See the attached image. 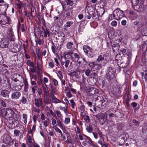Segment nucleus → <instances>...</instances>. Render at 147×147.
I'll use <instances>...</instances> for the list:
<instances>
[{"mask_svg": "<svg viewBox=\"0 0 147 147\" xmlns=\"http://www.w3.org/2000/svg\"><path fill=\"white\" fill-rule=\"evenodd\" d=\"M58 38L57 37L56 39L58 40L56 42L55 45L54 44L53 45L56 48L59 50L61 49V47L65 40V34L62 32L58 33Z\"/></svg>", "mask_w": 147, "mask_h": 147, "instance_id": "f257e3e1", "label": "nucleus"}, {"mask_svg": "<svg viewBox=\"0 0 147 147\" xmlns=\"http://www.w3.org/2000/svg\"><path fill=\"white\" fill-rule=\"evenodd\" d=\"M123 11L119 9H115L113 12L112 14L109 17V18L113 19V18L115 19L118 20L122 18L123 16Z\"/></svg>", "mask_w": 147, "mask_h": 147, "instance_id": "f03ea898", "label": "nucleus"}, {"mask_svg": "<svg viewBox=\"0 0 147 147\" xmlns=\"http://www.w3.org/2000/svg\"><path fill=\"white\" fill-rule=\"evenodd\" d=\"M95 116L99 120V122L101 125H103L105 123L107 119V115L105 113H98Z\"/></svg>", "mask_w": 147, "mask_h": 147, "instance_id": "7ed1b4c3", "label": "nucleus"}, {"mask_svg": "<svg viewBox=\"0 0 147 147\" xmlns=\"http://www.w3.org/2000/svg\"><path fill=\"white\" fill-rule=\"evenodd\" d=\"M115 71L114 68L109 67L108 68V72L107 74V78L110 80L115 77Z\"/></svg>", "mask_w": 147, "mask_h": 147, "instance_id": "20e7f679", "label": "nucleus"}, {"mask_svg": "<svg viewBox=\"0 0 147 147\" xmlns=\"http://www.w3.org/2000/svg\"><path fill=\"white\" fill-rule=\"evenodd\" d=\"M5 15L3 14H0V24H1L4 25L9 23V17L5 16Z\"/></svg>", "mask_w": 147, "mask_h": 147, "instance_id": "39448f33", "label": "nucleus"}, {"mask_svg": "<svg viewBox=\"0 0 147 147\" xmlns=\"http://www.w3.org/2000/svg\"><path fill=\"white\" fill-rule=\"evenodd\" d=\"M3 141L5 144H10L12 142V140L10 136L7 134H5L3 136Z\"/></svg>", "mask_w": 147, "mask_h": 147, "instance_id": "423d86ee", "label": "nucleus"}, {"mask_svg": "<svg viewBox=\"0 0 147 147\" xmlns=\"http://www.w3.org/2000/svg\"><path fill=\"white\" fill-rule=\"evenodd\" d=\"M0 46L2 48H7L8 47L9 44L8 39L6 38H3L2 40Z\"/></svg>", "mask_w": 147, "mask_h": 147, "instance_id": "0eeeda50", "label": "nucleus"}, {"mask_svg": "<svg viewBox=\"0 0 147 147\" xmlns=\"http://www.w3.org/2000/svg\"><path fill=\"white\" fill-rule=\"evenodd\" d=\"M35 105L37 107H41L42 108H43V102L42 98L40 97L38 99H35Z\"/></svg>", "mask_w": 147, "mask_h": 147, "instance_id": "6e6552de", "label": "nucleus"}, {"mask_svg": "<svg viewBox=\"0 0 147 147\" xmlns=\"http://www.w3.org/2000/svg\"><path fill=\"white\" fill-rule=\"evenodd\" d=\"M23 78L22 76L17 73L14 74L11 76V78L12 80L16 82L19 81L20 78Z\"/></svg>", "mask_w": 147, "mask_h": 147, "instance_id": "1a4fd4ad", "label": "nucleus"}, {"mask_svg": "<svg viewBox=\"0 0 147 147\" xmlns=\"http://www.w3.org/2000/svg\"><path fill=\"white\" fill-rule=\"evenodd\" d=\"M9 5L6 4L5 5H0V12L1 14H5L6 13V11Z\"/></svg>", "mask_w": 147, "mask_h": 147, "instance_id": "9d476101", "label": "nucleus"}, {"mask_svg": "<svg viewBox=\"0 0 147 147\" xmlns=\"http://www.w3.org/2000/svg\"><path fill=\"white\" fill-rule=\"evenodd\" d=\"M64 2L68 5V10H71L73 9L74 4L73 1L71 0H65Z\"/></svg>", "mask_w": 147, "mask_h": 147, "instance_id": "9b49d317", "label": "nucleus"}, {"mask_svg": "<svg viewBox=\"0 0 147 147\" xmlns=\"http://www.w3.org/2000/svg\"><path fill=\"white\" fill-rule=\"evenodd\" d=\"M70 63V60L65 59L64 60H61V63L63 67V65L66 68H67L68 67L69 64Z\"/></svg>", "mask_w": 147, "mask_h": 147, "instance_id": "f8f14e48", "label": "nucleus"}, {"mask_svg": "<svg viewBox=\"0 0 147 147\" xmlns=\"http://www.w3.org/2000/svg\"><path fill=\"white\" fill-rule=\"evenodd\" d=\"M98 90L95 88L92 87L90 88L89 94L92 96L95 94H98Z\"/></svg>", "mask_w": 147, "mask_h": 147, "instance_id": "ddd939ff", "label": "nucleus"}, {"mask_svg": "<svg viewBox=\"0 0 147 147\" xmlns=\"http://www.w3.org/2000/svg\"><path fill=\"white\" fill-rule=\"evenodd\" d=\"M21 94V93L20 92H15L11 94V98L13 99H18L20 96Z\"/></svg>", "mask_w": 147, "mask_h": 147, "instance_id": "4468645a", "label": "nucleus"}, {"mask_svg": "<svg viewBox=\"0 0 147 147\" xmlns=\"http://www.w3.org/2000/svg\"><path fill=\"white\" fill-rule=\"evenodd\" d=\"M7 118H9L12 117V115L14 113V112L11 109H6Z\"/></svg>", "mask_w": 147, "mask_h": 147, "instance_id": "2eb2a0df", "label": "nucleus"}, {"mask_svg": "<svg viewBox=\"0 0 147 147\" xmlns=\"http://www.w3.org/2000/svg\"><path fill=\"white\" fill-rule=\"evenodd\" d=\"M10 49L12 51L15 53L19 51V49L17 48V46L14 45L13 44H10Z\"/></svg>", "mask_w": 147, "mask_h": 147, "instance_id": "dca6fc26", "label": "nucleus"}, {"mask_svg": "<svg viewBox=\"0 0 147 147\" xmlns=\"http://www.w3.org/2000/svg\"><path fill=\"white\" fill-rule=\"evenodd\" d=\"M80 59V60L78 62L79 64H82L84 66H86L88 64V62L86 61L84 58L82 57Z\"/></svg>", "mask_w": 147, "mask_h": 147, "instance_id": "f3484780", "label": "nucleus"}, {"mask_svg": "<svg viewBox=\"0 0 147 147\" xmlns=\"http://www.w3.org/2000/svg\"><path fill=\"white\" fill-rule=\"evenodd\" d=\"M88 64L90 67L92 68L95 67L96 66H98L97 67V68H101L102 67L101 64L97 65L95 62H90Z\"/></svg>", "mask_w": 147, "mask_h": 147, "instance_id": "a211bd4d", "label": "nucleus"}, {"mask_svg": "<svg viewBox=\"0 0 147 147\" xmlns=\"http://www.w3.org/2000/svg\"><path fill=\"white\" fill-rule=\"evenodd\" d=\"M55 130L57 132L60 133L61 135V140L64 141L66 139V138L65 136H63V134L61 131L57 127H56L55 128Z\"/></svg>", "mask_w": 147, "mask_h": 147, "instance_id": "6ab92c4d", "label": "nucleus"}, {"mask_svg": "<svg viewBox=\"0 0 147 147\" xmlns=\"http://www.w3.org/2000/svg\"><path fill=\"white\" fill-rule=\"evenodd\" d=\"M115 61H117V64L118 65L120 64V63H121V62H120L122 59V57L120 55H117L115 57Z\"/></svg>", "mask_w": 147, "mask_h": 147, "instance_id": "aec40b11", "label": "nucleus"}, {"mask_svg": "<svg viewBox=\"0 0 147 147\" xmlns=\"http://www.w3.org/2000/svg\"><path fill=\"white\" fill-rule=\"evenodd\" d=\"M16 4L18 7L19 9H20L22 8L24 3L23 2L19 1L18 0L16 1Z\"/></svg>", "mask_w": 147, "mask_h": 147, "instance_id": "412c9836", "label": "nucleus"}, {"mask_svg": "<svg viewBox=\"0 0 147 147\" xmlns=\"http://www.w3.org/2000/svg\"><path fill=\"white\" fill-rule=\"evenodd\" d=\"M83 50L84 52L86 54L89 51H92V49L88 46L84 45L83 46Z\"/></svg>", "mask_w": 147, "mask_h": 147, "instance_id": "4be33fe9", "label": "nucleus"}, {"mask_svg": "<svg viewBox=\"0 0 147 147\" xmlns=\"http://www.w3.org/2000/svg\"><path fill=\"white\" fill-rule=\"evenodd\" d=\"M105 12V9L103 8H100L97 11L98 15L100 16H102L103 15Z\"/></svg>", "mask_w": 147, "mask_h": 147, "instance_id": "5701e85b", "label": "nucleus"}, {"mask_svg": "<svg viewBox=\"0 0 147 147\" xmlns=\"http://www.w3.org/2000/svg\"><path fill=\"white\" fill-rule=\"evenodd\" d=\"M119 45H114L112 46V49L113 52L117 53L118 52L119 50Z\"/></svg>", "mask_w": 147, "mask_h": 147, "instance_id": "b1692460", "label": "nucleus"}, {"mask_svg": "<svg viewBox=\"0 0 147 147\" xmlns=\"http://www.w3.org/2000/svg\"><path fill=\"white\" fill-rule=\"evenodd\" d=\"M37 18L40 21L42 22L44 24L45 22V20L43 19V16L41 15V13L40 12H38Z\"/></svg>", "mask_w": 147, "mask_h": 147, "instance_id": "393cba45", "label": "nucleus"}, {"mask_svg": "<svg viewBox=\"0 0 147 147\" xmlns=\"http://www.w3.org/2000/svg\"><path fill=\"white\" fill-rule=\"evenodd\" d=\"M21 24L20 23V22H19V24L18 26V30H20V28L21 29V30L22 32H24L25 31V27L24 24H22L21 27Z\"/></svg>", "mask_w": 147, "mask_h": 147, "instance_id": "a878e982", "label": "nucleus"}, {"mask_svg": "<svg viewBox=\"0 0 147 147\" xmlns=\"http://www.w3.org/2000/svg\"><path fill=\"white\" fill-rule=\"evenodd\" d=\"M1 115L2 117H5V118L7 117V113H6V109H3L1 110Z\"/></svg>", "mask_w": 147, "mask_h": 147, "instance_id": "bb28decb", "label": "nucleus"}, {"mask_svg": "<svg viewBox=\"0 0 147 147\" xmlns=\"http://www.w3.org/2000/svg\"><path fill=\"white\" fill-rule=\"evenodd\" d=\"M53 115V112L51 110H49L47 113V116L49 119Z\"/></svg>", "mask_w": 147, "mask_h": 147, "instance_id": "cd10ccee", "label": "nucleus"}, {"mask_svg": "<svg viewBox=\"0 0 147 147\" xmlns=\"http://www.w3.org/2000/svg\"><path fill=\"white\" fill-rule=\"evenodd\" d=\"M86 129L88 132L90 133L92 132L93 128L91 125H90L87 127Z\"/></svg>", "mask_w": 147, "mask_h": 147, "instance_id": "c85d7f7f", "label": "nucleus"}, {"mask_svg": "<svg viewBox=\"0 0 147 147\" xmlns=\"http://www.w3.org/2000/svg\"><path fill=\"white\" fill-rule=\"evenodd\" d=\"M73 24V22L71 21H68L67 22L66 24L64 25L65 28H68L70 27Z\"/></svg>", "mask_w": 147, "mask_h": 147, "instance_id": "c756f323", "label": "nucleus"}, {"mask_svg": "<svg viewBox=\"0 0 147 147\" xmlns=\"http://www.w3.org/2000/svg\"><path fill=\"white\" fill-rule=\"evenodd\" d=\"M1 94L2 96L5 97H7L8 96L6 91L4 90H3L1 92Z\"/></svg>", "mask_w": 147, "mask_h": 147, "instance_id": "7c9ffc66", "label": "nucleus"}, {"mask_svg": "<svg viewBox=\"0 0 147 147\" xmlns=\"http://www.w3.org/2000/svg\"><path fill=\"white\" fill-rule=\"evenodd\" d=\"M84 136H85L87 137V138L86 139V142L88 143L89 144H90V145L92 142V141L91 140V139L89 137H88L85 135H84Z\"/></svg>", "mask_w": 147, "mask_h": 147, "instance_id": "2f4dec72", "label": "nucleus"}, {"mask_svg": "<svg viewBox=\"0 0 147 147\" xmlns=\"http://www.w3.org/2000/svg\"><path fill=\"white\" fill-rule=\"evenodd\" d=\"M74 57L76 58L77 59V62H78L79 60H80L81 59L80 58L82 57V56H79L78 54L76 53H75L74 54Z\"/></svg>", "mask_w": 147, "mask_h": 147, "instance_id": "473e14b6", "label": "nucleus"}, {"mask_svg": "<svg viewBox=\"0 0 147 147\" xmlns=\"http://www.w3.org/2000/svg\"><path fill=\"white\" fill-rule=\"evenodd\" d=\"M27 64L31 67H33L34 66V64L30 60H28L26 62Z\"/></svg>", "mask_w": 147, "mask_h": 147, "instance_id": "72a5a7b5", "label": "nucleus"}, {"mask_svg": "<svg viewBox=\"0 0 147 147\" xmlns=\"http://www.w3.org/2000/svg\"><path fill=\"white\" fill-rule=\"evenodd\" d=\"M44 37L45 38L47 36V35L49 36L50 34L49 33V31L47 28H46L45 29V30L44 31Z\"/></svg>", "mask_w": 147, "mask_h": 147, "instance_id": "f704fd0d", "label": "nucleus"}, {"mask_svg": "<svg viewBox=\"0 0 147 147\" xmlns=\"http://www.w3.org/2000/svg\"><path fill=\"white\" fill-rule=\"evenodd\" d=\"M73 12V11H67L65 13V16L66 18H69L71 17V14Z\"/></svg>", "mask_w": 147, "mask_h": 147, "instance_id": "c9c22d12", "label": "nucleus"}, {"mask_svg": "<svg viewBox=\"0 0 147 147\" xmlns=\"http://www.w3.org/2000/svg\"><path fill=\"white\" fill-rule=\"evenodd\" d=\"M23 118L24 120V122L25 124H26L27 122V115L26 114H23Z\"/></svg>", "mask_w": 147, "mask_h": 147, "instance_id": "e433bc0d", "label": "nucleus"}, {"mask_svg": "<svg viewBox=\"0 0 147 147\" xmlns=\"http://www.w3.org/2000/svg\"><path fill=\"white\" fill-rule=\"evenodd\" d=\"M73 45V43L71 42H68L66 45L67 48L69 49L72 48V46Z\"/></svg>", "mask_w": 147, "mask_h": 147, "instance_id": "4c0bfd02", "label": "nucleus"}, {"mask_svg": "<svg viewBox=\"0 0 147 147\" xmlns=\"http://www.w3.org/2000/svg\"><path fill=\"white\" fill-rule=\"evenodd\" d=\"M92 51H92H89L88 53L86 54V55H87L89 57H92L94 55V54L93 53Z\"/></svg>", "mask_w": 147, "mask_h": 147, "instance_id": "58836bf2", "label": "nucleus"}, {"mask_svg": "<svg viewBox=\"0 0 147 147\" xmlns=\"http://www.w3.org/2000/svg\"><path fill=\"white\" fill-rule=\"evenodd\" d=\"M42 123L43 125L45 127L48 126L49 124V121L47 120L42 121Z\"/></svg>", "mask_w": 147, "mask_h": 147, "instance_id": "ea45409f", "label": "nucleus"}, {"mask_svg": "<svg viewBox=\"0 0 147 147\" xmlns=\"http://www.w3.org/2000/svg\"><path fill=\"white\" fill-rule=\"evenodd\" d=\"M104 101V99L102 97V99H101L100 100V101L98 102V106H99V107L103 106V103Z\"/></svg>", "mask_w": 147, "mask_h": 147, "instance_id": "a19ab883", "label": "nucleus"}, {"mask_svg": "<svg viewBox=\"0 0 147 147\" xmlns=\"http://www.w3.org/2000/svg\"><path fill=\"white\" fill-rule=\"evenodd\" d=\"M104 59L103 57L101 55H100L98 56V58L96 59V61L98 62H99L101 61H103Z\"/></svg>", "mask_w": 147, "mask_h": 147, "instance_id": "79ce46f5", "label": "nucleus"}, {"mask_svg": "<svg viewBox=\"0 0 147 147\" xmlns=\"http://www.w3.org/2000/svg\"><path fill=\"white\" fill-rule=\"evenodd\" d=\"M52 101L53 102L55 103H57L60 102V100L57 99L56 97L53 98L52 99Z\"/></svg>", "mask_w": 147, "mask_h": 147, "instance_id": "37998d69", "label": "nucleus"}, {"mask_svg": "<svg viewBox=\"0 0 147 147\" xmlns=\"http://www.w3.org/2000/svg\"><path fill=\"white\" fill-rule=\"evenodd\" d=\"M21 101L23 104H25L27 102V99L24 96H23L22 98Z\"/></svg>", "mask_w": 147, "mask_h": 147, "instance_id": "c03bdc74", "label": "nucleus"}, {"mask_svg": "<svg viewBox=\"0 0 147 147\" xmlns=\"http://www.w3.org/2000/svg\"><path fill=\"white\" fill-rule=\"evenodd\" d=\"M14 132L15 136H19L20 133V131L17 129H15Z\"/></svg>", "mask_w": 147, "mask_h": 147, "instance_id": "a18cd8bd", "label": "nucleus"}, {"mask_svg": "<svg viewBox=\"0 0 147 147\" xmlns=\"http://www.w3.org/2000/svg\"><path fill=\"white\" fill-rule=\"evenodd\" d=\"M58 73L59 74V76L58 75V76L61 80H62V79L63 77V76L62 75V73L61 71H58Z\"/></svg>", "mask_w": 147, "mask_h": 147, "instance_id": "49530a36", "label": "nucleus"}, {"mask_svg": "<svg viewBox=\"0 0 147 147\" xmlns=\"http://www.w3.org/2000/svg\"><path fill=\"white\" fill-rule=\"evenodd\" d=\"M44 102L46 104H50V100L49 98H47L44 99Z\"/></svg>", "mask_w": 147, "mask_h": 147, "instance_id": "de8ad7c7", "label": "nucleus"}, {"mask_svg": "<svg viewBox=\"0 0 147 147\" xmlns=\"http://www.w3.org/2000/svg\"><path fill=\"white\" fill-rule=\"evenodd\" d=\"M70 102L71 104V107L72 108L74 109V106L76 105L75 103L74 102V100L73 99H71L70 100Z\"/></svg>", "mask_w": 147, "mask_h": 147, "instance_id": "09e8293b", "label": "nucleus"}, {"mask_svg": "<svg viewBox=\"0 0 147 147\" xmlns=\"http://www.w3.org/2000/svg\"><path fill=\"white\" fill-rule=\"evenodd\" d=\"M38 89V87L36 86H34L32 88V92L33 94H34L36 92V90Z\"/></svg>", "mask_w": 147, "mask_h": 147, "instance_id": "8fccbe9b", "label": "nucleus"}, {"mask_svg": "<svg viewBox=\"0 0 147 147\" xmlns=\"http://www.w3.org/2000/svg\"><path fill=\"white\" fill-rule=\"evenodd\" d=\"M59 109L60 110L63 111L66 114L67 113V110L66 107H59Z\"/></svg>", "mask_w": 147, "mask_h": 147, "instance_id": "3c124183", "label": "nucleus"}, {"mask_svg": "<svg viewBox=\"0 0 147 147\" xmlns=\"http://www.w3.org/2000/svg\"><path fill=\"white\" fill-rule=\"evenodd\" d=\"M84 121L88 123L90 121L89 117L88 115H86L84 117Z\"/></svg>", "mask_w": 147, "mask_h": 147, "instance_id": "603ef678", "label": "nucleus"}, {"mask_svg": "<svg viewBox=\"0 0 147 147\" xmlns=\"http://www.w3.org/2000/svg\"><path fill=\"white\" fill-rule=\"evenodd\" d=\"M120 51L123 55H126L127 54L126 50V49H124L123 48L121 49Z\"/></svg>", "mask_w": 147, "mask_h": 147, "instance_id": "864d4df0", "label": "nucleus"}, {"mask_svg": "<svg viewBox=\"0 0 147 147\" xmlns=\"http://www.w3.org/2000/svg\"><path fill=\"white\" fill-rule=\"evenodd\" d=\"M57 123L58 124V125L62 129H63V126L62 124L61 121L59 120H57Z\"/></svg>", "mask_w": 147, "mask_h": 147, "instance_id": "5fc2aeb1", "label": "nucleus"}, {"mask_svg": "<svg viewBox=\"0 0 147 147\" xmlns=\"http://www.w3.org/2000/svg\"><path fill=\"white\" fill-rule=\"evenodd\" d=\"M130 99L129 97V96L127 95L126 100V103L127 106H129V102Z\"/></svg>", "mask_w": 147, "mask_h": 147, "instance_id": "6e6d98bb", "label": "nucleus"}, {"mask_svg": "<svg viewBox=\"0 0 147 147\" xmlns=\"http://www.w3.org/2000/svg\"><path fill=\"white\" fill-rule=\"evenodd\" d=\"M55 113L56 114L57 117H60L62 116V115L60 111H55Z\"/></svg>", "mask_w": 147, "mask_h": 147, "instance_id": "4d7b16f0", "label": "nucleus"}, {"mask_svg": "<svg viewBox=\"0 0 147 147\" xmlns=\"http://www.w3.org/2000/svg\"><path fill=\"white\" fill-rule=\"evenodd\" d=\"M12 142L13 143L15 142L14 143V146L16 147H18V142L16 140H12Z\"/></svg>", "mask_w": 147, "mask_h": 147, "instance_id": "13d9d810", "label": "nucleus"}, {"mask_svg": "<svg viewBox=\"0 0 147 147\" xmlns=\"http://www.w3.org/2000/svg\"><path fill=\"white\" fill-rule=\"evenodd\" d=\"M90 13L92 18H93L95 16L96 13L94 10L90 11Z\"/></svg>", "mask_w": 147, "mask_h": 147, "instance_id": "bf43d9fd", "label": "nucleus"}, {"mask_svg": "<svg viewBox=\"0 0 147 147\" xmlns=\"http://www.w3.org/2000/svg\"><path fill=\"white\" fill-rule=\"evenodd\" d=\"M66 96L68 98H70V97H72V94L69 91L67 92H66Z\"/></svg>", "mask_w": 147, "mask_h": 147, "instance_id": "052dcab7", "label": "nucleus"}, {"mask_svg": "<svg viewBox=\"0 0 147 147\" xmlns=\"http://www.w3.org/2000/svg\"><path fill=\"white\" fill-rule=\"evenodd\" d=\"M70 121V119L69 117L66 118L65 119V124L68 123Z\"/></svg>", "mask_w": 147, "mask_h": 147, "instance_id": "680f3d73", "label": "nucleus"}, {"mask_svg": "<svg viewBox=\"0 0 147 147\" xmlns=\"http://www.w3.org/2000/svg\"><path fill=\"white\" fill-rule=\"evenodd\" d=\"M117 23L116 21L114 20L111 23V25L113 26H116L117 25Z\"/></svg>", "mask_w": 147, "mask_h": 147, "instance_id": "e2e57ef3", "label": "nucleus"}, {"mask_svg": "<svg viewBox=\"0 0 147 147\" xmlns=\"http://www.w3.org/2000/svg\"><path fill=\"white\" fill-rule=\"evenodd\" d=\"M28 141L29 143L30 144H32V138L30 136H28Z\"/></svg>", "mask_w": 147, "mask_h": 147, "instance_id": "0e129e2a", "label": "nucleus"}, {"mask_svg": "<svg viewBox=\"0 0 147 147\" xmlns=\"http://www.w3.org/2000/svg\"><path fill=\"white\" fill-rule=\"evenodd\" d=\"M40 27H38L36 28V33L38 34L39 35L40 33Z\"/></svg>", "mask_w": 147, "mask_h": 147, "instance_id": "69168bd1", "label": "nucleus"}, {"mask_svg": "<svg viewBox=\"0 0 147 147\" xmlns=\"http://www.w3.org/2000/svg\"><path fill=\"white\" fill-rule=\"evenodd\" d=\"M37 117V116L36 115H34L33 117L32 118L34 123H36V119Z\"/></svg>", "mask_w": 147, "mask_h": 147, "instance_id": "338daca9", "label": "nucleus"}, {"mask_svg": "<svg viewBox=\"0 0 147 147\" xmlns=\"http://www.w3.org/2000/svg\"><path fill=\"white\" fill-rule=\"evenodd\" d=\"M44 92L46 94V95L47 96H48L49 95V90L48 89V88L44 89L43 90Z\"/></svg>", "mask_w": 147, "mask_h": 147, "instance_id": "774afa93", "label": "nucleus"}]
</instances>
